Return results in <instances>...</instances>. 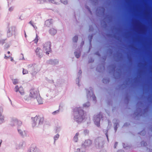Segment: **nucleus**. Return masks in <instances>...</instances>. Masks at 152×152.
Instances as JSON below:
<instances>
[{"label":"nucleus","instance_id":"4be33fe9","mask_svg":"<svg viewBox=\"0 0 152 152\" xmlns=\"http://www.w3.org/2000/svg\"><path fill=\"white\" fill-rule=\"evenodd\" d=\"M57 32L56 30L53 28H50L49 30V33L52 36H54Z\"/></svg>","mask_w":152,"mask_h":152},{"label":"nucleus","instance_id":"20e7f679","mask_svg":"<svg viewBox=\"0 0 152 152\" xmlns=\"http://www.w3.org/2000/svg\"><path fill=\"white\" fill-rule=\"evenodd\" d=\"M86 91L87 97L88 99H92L93 101L96 102V98L94 94L93 88L90 87L88 90L86 89Z\"/></svg>","mask_w":152,"mask_h":152},{"label":"nucleus","instance_id":"c03bdc74","mask_svg":"<svg viewBox=\"0 0 152 152\" xmlns=\"http://www.w3.org/2000/svg\"><path fill=\"white\" fill-rule=\"evenodd\" d=\"M28 73V71L26 69H23V75L26 74Z\"/></svg>","mask_w":152,"mask_h":152},{"label":"nucleus","instance_id":"a878e982","mask_svg":"<svg viewBox=\"0 0 152 152\" xmlns=\"http://www.w3.org/2000/svg\"><path fill=\"white\" fill-rule=\"evenodd\" d=\"M75 55L77 58H79L80 56V51H75L74 52Z\"/></svg>","mask_w":152,"mask_h":152},{"label":"nucleus","instance_id":"5701e85b","mask_svg":"<svg viewBox=\"0 0 152 152\" xmlns=\"http://www.w3.org/2000/svg\"><path fill=\"white\" fill-rule=\"evenodd\" d=\"M104 69V65L102 66L101 65H99L96 68V70L98 71V72H101L102 71V69Z\"/></svg>","mask_w":152,"mask_h":152},{"label":"nucleus","instance_id":"f3484780","mask_svg":"<svg viewBox=\"0 0 152 152\" xmlns=\"http://www.w3.org/2000/svg\"><path fill=\"white\" fill-rule=\"evenodd\" d=\"M29 152H41L39 151L38 149L35 146H31L30 148Z\"/></svg>","mask_w":152,"mask_h":152},{"label":"nucleus","instance_id":"13d9d810","mask_svg":"<svg viewBox=\"0 0 152 152\" xmlns=\"http://www.w3.org/2000/svg\"><path fill=\"white\" fill-rule=\"evenodd\" d=\"M95 54L96 55L98 56H101V55L99 51H97L95 53Z\"/></svg>","mask_w":152,"mask_h":152},{"label":"nucleus","instance_id":"a211bd4d","mask_svg":"<svg viewBox=\"0 0 152 152\" xmlns=\"http://www.w3.org/2000/svg\"><path fill=\"white\" fill-rule=\"evenodd\" d=\"M53 20L52 19L48 20L45 22V25L48 27H50L52 24Z\"/></svg>","mask_w":152,"mask_h":152},{"label":"nucleus","instance_id":"e433bc0d","mask_svg":"<svg viewBox=\"0 0 152 152\" xmlns=\"http://www.w3.org/2000/svg\"><path fill=\"white\" fill-rule=\"evenodd\" d=\"M52 92L51 91H49L48 93L46 94V96L47 97H49L50 98L52 97Z\"/></svg>","mask_w":152,"mask_h":152},{"label":"nucleus","instance_id":"c756f323","mask_svg":"<svg viewBox=\"0 0 152 152\" xmlns=\"http://www.w3.org/2000/svg\"><path fill=\"white\" fill-rule=\"evenodd\" d=\"M59 137V135L58 134H57L54 136V143H55L56 141L58 139Z\"/></svg>","mask_w":152,"mask_h":152},{"label":"nucleus","instance_id":"7c9ffc66","mask_svg":"<svg viewBox=\"0 0 152 152\" xmlns=\"http://www.w3.org/2000/svg\"><path fill=\"white\" fill-rule=\"evenodd\" d=\"M90 103L88 102L83 104V107L85 108H88L90 106Z\"/></svg>","mask_w":152,"mask_h":152},{"label":"nucleus","instance_id":"ea45409f","mask_svg":"<svg viewBox=\"0 0 152 152\" xmlns=\"http://www.w3.org/2000/svg\"><path fill=\"white\" fill-rule=\"evenodd\" d=\"M141 144L142 146H146L147 145V143L143 141L141 142Z\"/></svg>","mask_w":152,"mask_h":152},{"label":"nucleus","instance_id":"8fccbe9b","mask_svg":"<svg viewBox=\"0 0 152 152\" xmlns=\"http://www.w3.org/2000/svg\"><path fill=\"white\" fill-rule=\"evenodd\" d=\"M82 73V72L81 70V69L80 70L78 73L77 76L81 77Z\"/></svg>","mask_w":152,"mask_h":152},{"label":"nucleus","instance_id":"bb28decb","mask_svg":"<svg viewBox=\"0 0 152 152\" xmlns=\"http://www.w3.org/2000/svg\"><path fill=\"white\" fill-rule=\"evenodd\" d=\"M93 34L89 35L88 37V38L89 42V44L91 45V42L92 40L93 37Z\"/></svg>","mask_w":152,"mask_h":152},{"label":"nucleus","instance_id":"f8f14e48","mask_svg":"<svg viewBox=\"0 0 152 152\" xmlns=\"http://www.w3.org/2000/svg\"><path fill=\"white\" fill-rule=\"evenodd\" d=\"M15 29L14 27H10L8 30L7 34V37H10L15 33Z\"/></svg>","mask_w":152,"mask_h":152},{"label":"nucleus","instance_id":"423d86ee","mask_svg":"<svg viewBox=\"0 0 152 152\" xmlns=\"http://www.w3.org/2000/svg\"><path fill=\"white\" fill-rule=\"evenodd\" d=\"M39 91L37 89H31L30 91L29 96L31 99L34 100L37 96H39Z\"/></svg>","mask_w":152,"mask_h":152},{"label":"nucleus","instance_id":"aec40b11","mask_svg":"<svg viewBox=\"0 0 152 152\" xmlns=\"http://www.w3.org/2000/svg\"><path fill=\"white\" fill-rule=\"evenodd\" d=\"M34 100L35 101H37L39 104H43V99L40 96L39 94V96H37V98H36Z\"/></svg>","mask_w":152,"mask_h":152},{"label":"nucleus","instance_id":"09e8293b","mask_svg":"<svg viewBox=\"0 0 152 152\" xmlns=\"http://www.w3.org/2000/svg\"><path fill=\"white\" fill-rule=\"evenodd\" d=\"M125 99L128 102L129 100V97L127 95H126L125 96Z\"/></svg>","mask_w":152,"mask_h":152},{"label":"nucleus","instance_id":"2f4dec72","mask_svg":"<svg viewBox=\"0 0 152 152\" xmlns=\"http://www.w3.org/2000/svg\"><path fill=\"white\" fill-rule=\"evenodd\" d=\"M78 36H75L72 38L73 42H77L78 40Z\"/></svg>","mask_w":152,"mask_h":152},{"label":"nucleus","instance_id":"338daca9","mask_svg":"<svg viewBox=\"0 0 152 152\" xmlns=\"http://www.w3.org/2000/svg\"><path fill=\"white\" fill-rule=\"evenodd\" d=\"M130 125L129 123H126L124 124V126H127L129 125Z\"/></svg>","mask_w":152,"mask_h":152},{"label":"nucleus","instance_id":"2eb2a0df","mask_svg":"<svg viewBox=\"0 0 152 152\" xmlns=\"http://www.w3.org/2000/svg\"><path fill=\"white\" fill-rule=\"evenodd\" d=\"M3 112V108L0 107V124L3 123L4 121V117L2 114Z\"/></svg>","mask_w":152,"mask_h":152},{"label":"nucleus","instance_id":"f257e3e1","mask_svg":"<svg viewBox=\"0 0 152 152\" xmlns=\"http://www.w3.org/2000/svg\"><path fill=\"white\" fill-rule=\"evenodd\" d=\"M74 119L77 123L86 121V113L81 107L75 108L73 110Z\"/></svg>","mask_w":152,"mask_h":152},{"label":"nucleus","instance_id":"5fc2aeb1","mask_svg":"<svg viewBox=\"0 0 152 152\" xmlns=\"http://www.w3.org/2000/svg\"><path fill=\"white\" fill-rule=\"evenodd\" d=\"M94 61V60L92 58H90L88 61L89 63H92Z\"/></svg>","mask_w":152,"mask_h":152},{"label":"nucleus","instance_id":"4c0bfd02","mask_svg":"<svg viewBox=\"0 0 152 152\" xmlns=\"http://www.w3.org/2000/svg\"><path fill=\"white\" fill-rule=\"evenodd\" d=\"M77 77H77L76 78V84H78V86H79V81H80V78L81 77H79V76H77Z\"/></svg>","mask_w":152,"mask_h":152},{"label":"nucleus","instance_id":"680f3d73","mask_svg":"<svg viewBox=\"0 0 152 152\" xmlns=\"http://www.w3.org/2000/svg\"><path fill=\"white\" fill-rule=\"evenodd\" d=\"M107 16L108 17H107V18H108V19L110 21H111V19H112V17H110V16H109L108 15H107Z\"/></svg>","mask_w":152,"mask_h":152},{"label":"nucleus","instance_id":"774afa93","mask_svg":"<svg viewBox=\"0 0 152 152\" xmlns=\"http://www.w3.org/2000/svg\"><path fill=\"white\" fill-rule=\"evenodd\" d=\"M94 3H96L97 2V0H91Z\"/></svg>","mask_w":152,"mask_h":152},{"label":"nucleus","instance_id":"bf43d9fd","mask_svg":"<svg viewBox=\"0 0 152 152\" xmlns=\"http://www.w3.org/2000/svg\"><path fill=\"white\" fill-rule=\"evenodd\" d=\"M108 51L110 53L112 54L113 53V50L111 49H109L108 50Z\"/></svg>","mask_w":152,"mask_h":152},{"label":"nucleus","instance_id":"f03ea898","mask_svg":"<svg viewBox=\"0 0 152 152\" xmlns=\"http://www.w3.org/2000/svg\"><path fill=\"white\" fill-rule=\"evenodd\" d=\"M27 67L32 76H34L40 71L41 66L39 64H30L28 65Z\"/></svg>","mask_w":152,"mask_h":152},{"label":"nucleus","instance_id":"b1692460","mask_svg":"<svg viewBox=\"0 0 152 152\" xmlns=\"http://www.w3.org/2000/svg\"><path fill=\"white\" fill-rule=\"evenodd\" d=\"M31 98L30 97H29L28 96H25L24 97L23 100L26 103L28 102H29Z\"/></svg>","mask_w":152,"mask_h":152},{"label":"nucleus","instance_id":"49530a36","mask_svg":"<svg viewBox=\"0 0 152 152\" xmlns=\"http://www.w3.org/2000/svg\"><path fill=\"white\" fill-rule=\"evenodd\" d=\"M5 41V39L0 40V45H3V44L4 43Z\"/></svg>","mask_w":152,"mask_h":152},{"label":"nucleus","instance_id":"c85d7f7f","mask_svg":"<svg viewBox=\"0 0 152 152\" xmlns=\"http://www.w3.org/2000/svg\"><path fill=\"white\" fill-rule=\"evenodd\" d=\"M29 23L30 24L35 30L37 29V27L35 25V24H34V23L32 21H30L29 22Z\"/></svg>","mask_w":152,"mask_h":152},{"label":"nucleus","instance_id":"39448f33","mask_svg":"<svg viewBox=\"0 0 152 152\" xmlns=\"http://www.w3.org/2000/svg\"><path fill=\"white\" fill-rule=\"evenodd\" d=\"M10 125L12 127L20 126L22 125V122L15 118H12L11 119Z\"/></svg>","mask_w":152,"mask_h":152},{"label":"nucleus","instance_id":"412c9836","mask_svg":"<svg viewBox=\"0 0 152 152\" xmlns=\"http://www.w3.org/2000/svg\"><path fill=\"white\" fill-rule=\"evenodd\" d=\"M141 113V110L140 108H137L136 111L134 112V114L136 116H138L139 115L141 116L142 114H140Z\"/></svg>","mask_w":152,"mask_h":152},{"label":"nucleus","instance_id":"72a5a7b5","mask_svg":"<svg viewBox=\"0 0 152 152\" xmlns=\"http://www.w3.org/2000/svg\"><path fill=\"white\" fill-rule=\"evenodd\" d=\"M118 125H119V124L118 122L115 123H114V130L115 131V132H116V131L117 129V128H118L117 126H118Z\"/></svg>","mask_w":152,"mask_h":152},{"label":"nucleus","instance_id":"4d7b16f0","mask_svg":"<svg viewBox=\"0 0 152 152\" xmlns=\"http://www.w3.org/2000/svg\"><path fill=\"white\" fill-rule=\"evenodd\" d=\"M10 47V45L9 44H6L4 45L5 48H7Z\"/></svg>","mask_w":152,"mask_h":152},{"label":"nucleus","instance_id":"69168bd1","mask_svg":"<svg viewBox=\"0 0 152 152\" xmlns=\"http://www.w3.org/2000/svg\"><path fill=\"white\" fill-rule=\"evenodd\" d=\"M13 7H11L9 8V10L10 11H12L13 10Z\"/></svg>","mask_w":152,"mask_h":152},{"label":"nucleus","instance_id":"ddd939ff","mask_svg":"<svg viewBox=\"0 0 152 152\" xmlns=\"http://www.w3.org/2000/svg\"><path fill=\"white\" fill-rule=\"evenodd\" d=\"M47 63L52 65H57L58 63V61L57 59H50L47 61Z\"/></svg>","mask_w":152,"mask_h":152},{"label":"nucleus","instance_id":"864d4df0","mask_svg":"<svg viewBox=\"0 0 152 152\" xmlns=\"http://www.w3.org/2000/svg\"><path fill=\"white\" fill-rule=\"evenodd\" d=\"M110 66L113 68V71H115V66L114 64H112Z\"/></svg>","mask_w":152,"mask_h":152},{"label":"nucleus","instance_id":"6e6552de","mask_svg":"<svg viewBox=\"0 0 152 152\" xmlns=\"http://www.w3.org/2000/svg\"><path fill=\"white\" fill-rule=\"evenodd\" d=\"M95 143L96 147L100 148L103 146L104 142L102 138L98 137L95 140Z\"/></svg>","mask_w":152,"mask_h":152},{"label":"nucleus","instance_id":"1a4fd4ad","mask_svg":"<svg viewBox=\"0 0 152 152\" xmlns=\"http://www.w3.org/2000/svg\"><path fill=\"white\" fill-rule=\"evenodd\" d=\"M102 118V115L101 113L95 116L94 117V124L98 127L100 126V121L101 118Z\"/></svg>","mask_w":152,"mask_h":152},{"label":"nucleus","instance_id":"393cba45","mask_svg":"<svg viewBox=\"0 0 152 152\" xmlns=\"http://www.w3.org/2000/svg\"><path fill=\"white\" fill-rule=\"evenodd\" d=\"M79 134L78 133H77L75 134V135L73 139V141L75 142H77L78 140V136Z\"/></svg>","mask_w":152,"mask_h":152},{"label":"nucleus","instance_id":"79ce46f5","mask_svg":"<svg viewBox=\"0 0 152 152\" xmlns=\"http://www.w3.org/2000/svg\"><path fill=\"white\" fill-rule=\"evenodd\" d=\"M145 134H146V132L145 130H143V131H142L140 133V135H142V136L145 135Z\"/></svg>","mask_w":152,"mask_h":152},{"label":"nucleus","instance_id":"3c124183","mask_svg":"<svg viewBox=\"0 0 152 152\" xmlns=\"http://www.w3.org/2000/svg\"><path fill=\"white\" fill-rule=\"evenodd\" d=\"M84 133L85 135L88 134L89 133V131L87 129L84 130Z\"/></svg>","mask_w":152,"mask_h":152},{"label":"nucleus","instance_id":"c9c22d12","mask_svg":"<svg viewBox=\"0 0 152 152\" xmlns=\"http://www.w3.org/2000/svg\"><path fill=\"white\" fill-rule=\"evenodd\" d=\"M12 83L14 85H16L19 83V80L17 79H14L12 80Z\"/></svg>","mask_w":152,"mask_h":152},{"label":"nucleus","instance_id":"052dcab7","mask_svg":"<svg viewBox=\"0 0 152 152\" xmlns=\"http://www.w3.org/2000/svg\"><path fill=\"white\" fill-rule=\"evenodd\" d=\"M118 142H115L114 145V148H116V146H117V145H118Z\"/></svg>","mask_w":152,"mask_h":152},{"label":"nucleus","instance_id":"a19ab883","mask_svg":"<svg viewBox=\"0 0 152 152\" xmlns=\"http://www.w3.org/2000/svg\"><path fill=\"white\" fill-rule=\"evenodd\" d=\"M38 37L37 36V34H36V37L35 38V39L34 40V41L35 43H37L38 42Z\"/></svg>","mask_w":152,"mask_h":152},{"label":"nucleus","instance_id":"cd10ccee","mask_svg":"<svg viewBox=\"0 0 152 152\" xmlns=\"http://www.w3.org/2000/svg\"><path fill=\"white\" fill-rule=\"evenodd\" d=\"M102 82L104 83L107 84L109 82L110 79L109 78H104L102 80Z\"/></svg>","mask_w":152,"mask_h":152},{"label":"nucleus","instance_id":"6e6d98bb","mask_svg":"<svg viewBox=\"0 0 152 152\" xmlns=\"http://www.w3.org/2000/svg\"><path fill=\"white\" fill-rule=\"evenodd\" d=\"M47 80L50 83H53V80H52L47 79Z\"/></svg>","mask_w":152,"mask_h":152},{"label":"nucleus","instance_id":"a18cd8bd","mask_svg":"<svg viewBox=\"0 0 152 152\" xmlns=\"http://www.w3.org/2000/svg\"><path fill=\"white\" fill-rule=\"evenodd\" d=\"M61 130V128L60 127H57L56 128V133H59Z\"/></svg>","mask_w":152,"mask_h":152},{"label":"nucleus","instance_id":"0eeeda50","mask_svg":"<svg viewBox=\"0 0 152 152\" xmlns=\"http://www.w3.org/2000/svg\"><path fill=\"white\" fill-rule=\"evenodd\" d=\"M51 43L50 42H46L43 45V50L47 55H48L49 52L51 51Z\"/></svg>","mask_w":152,"mask_h":152},{"label":"nucleus","instance_id":"9d476101","mask_svg":"<svg viewBox=\"0 0 152 152\" xmlns=\"http://www.w3.org/2000/svg\"><path fill=\"white\" fill-rule=\"evenodd\" d=\"M14 91L16 92H19L21 95H23L24 94V92L23 88L21 87L16 85L14 88Z\"/></svg>","mask_w":152,"mask_h":152},{"label":"nucleus","instance_id":"dca6fc26","mask_svg":"<svg viewBox=\"0 0 152 152\" xmlns=\"http://www.w3.org/2000/svg\"><path fill=\"white\" fill-rule=\"evenodd\" d=\"M41 51V49L39 48H37L35 51V53L36 55L37 56L40 58H41L43 56V54L41 52H40Z\"/></svg>","mask_w":152,"mask_h":152},{"label":"nucleus","instance_id":"4468645a","mask_svg":"<svg viewBox=\"0 0 152 152\" xmlns=\"http://www.w3.org/2000/svg\"><path fill=\"white\" fill-rule=\"evenodd\" d=\"M26 142L25 141H22L16 145V148L18 149H23L26 146Z\"/></svg>","mask_w":152,"mask_h":152},{"label":"nucleus","instance_id":"473e14b6","mask_svg":"<svg viewBox=\"0 0 152 152\" xmlns=\"http://www.w3.org/2000/svg\"><path fill=\"white\" fill-rule=\"evenodd\" d=\"M108 129H104L103 130L104 133L105 134V135L107 138L108 141H109V139L108 138V135L107 134Z\"/></svg>","mask_w":152,"mask_h":152},{"label":"nucleus","instance_id":"6ab92c4d","mask_svg":"<svg viewBox=\"0 0 152 152\" xmlns=\"http://www.w3.org/2000/svg\"><path fill=\"white\" fill-rule=\"evenodd\" d=\"M18 132L20 134L22 137H24L27 136L26 132L25 131H22L20 129H18Z\"/></svg>","mask_w":152,"mask_h":152},{"label":"nucleus","instance_id":"9b49d317","mask_svg":"<svg viewBox=\"0 0 152 152\" xmlns=\"http://www.w3.org/2000/svg\"><path fill=\"white\" fill-rule=\"evenodd\" d=\"M92 143L91 140H86L83 143L81 147L84 148V149L82 150V151L83 152L85 151V149L87 147L89 146Z\"/></svg>","mask_w":152,"mask_h":152},{"label":"nucleus","instance_id":"e2e57ef3","mask_svg":"<svg viewBox=\"0 0 152 152\" xmlns=\"http://www.w3.org/2000/svg\"><path fill=\"white\" fill-rule=\"evenodd\" d=\"M49 1L52 3H55V2L54 0H49Z\"/></svg>","mask_w":152,"mask_h":152},{"label":"nucleus","instance_id":"37998d69","mask_svg":"<svg viewBox=\"0 0 152 152\" xmlns=\"http://www.w3.org/2000/svg\"><path fill=\"white\" fill-rule=\"evenodd\" d=\"M61 3L64 4H67L68 1L67 0H60Z\"/></svg>","mask_w":152,"mask_h":152},{"label":"nucleus","instance_id":"0e129e2a","mask_svg":"<svg viewBox=\"0 0 152 152\" xmlns=\"http://www.w3.org/2000/svg\"><path fill=\"white\" fill-rule=\"evenodd\" d=\"M4 56H5L4 58L5 59H7L10 57V55L9 56V57H8L7 56H6V55L5 54L4 55Z\"/></svg>","mask_w":152,"mask_h":152},{"label":"nucleus","instance_id":"58836bf2","mask_svg":"<svg viewBox=\"0 0 152 152\" xmlns=\"http://www.w3.org/2000/svg\"><path fill=\"white\" fill-rule=\"evenodd\" d=\"M85 7L88 10V11H89V12L90 14H92V12L91 11V9H90V8H89V7L88 6H87V5H85Z\"/></svg>","mask_w":152,"mask_h":152},{"label":"nucleus","instance_id":"7ed1b4c3","mask_svg":"<svg viewBox=\"0 0 152 152\" xmlns=\"http://www.w3.org/2000/svg\"><path fill=\"white\" fill-rule=\"evenodd\" d=\"M31 119L32 120V126L33 128L39 127L42 125L44 121L43 118L37 115L34 117H32Z\"/></svg>","mask_w":152,"mask_h":152},{"label":"nucleus","instance_id":"f704fd0d","mask_svg":"<svg viewBox=\"0 0 152 152\" xmlns=\"http://www.w3.org/2000/svg\"><path fill=\"white\" fill-rule=\"evenodd\" d=\"M59 112H60V110L59 109V110H56V111H55L53 112H52V114L53 115H57V114H59Z\"/></svg>","mask_w":152,"mask_h":152},{"label":"nucleus","instance_id":"de8ad7c7","mask_svg":"<svg viewBox=\"0 0 152 152\" xmlns=\"http://www.w3.org/2000/svg\"><path fill=\"white\" fill-rule=\"evenodd\" d=\"M37 3L39 4L43 3L44 2V0H38L37 1Z\"/></svg>","mask_w":152,"mask_h":152},{"label":"nucleus","instance_id":"603ef678","mask_svg":"<svg viewBox=\"0 0 152 152\" xmlns=\"http://www.w3.org/2000/svg\"><path fill=\"white\" fill-rule=\"evenodd\" d=\"M89 31H93L94 30V28L92 26H89Z\"/></svg>","mask_w":152,"mask_h":152}]
</instances>
